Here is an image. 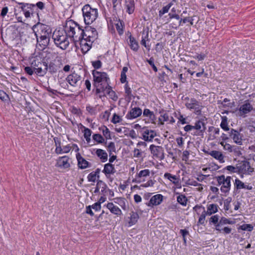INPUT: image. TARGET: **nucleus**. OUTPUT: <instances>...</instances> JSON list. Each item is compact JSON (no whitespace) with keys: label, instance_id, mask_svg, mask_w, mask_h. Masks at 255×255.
<instances>
[{"label":"nucleus","instance_id":"obj_1","mask_svg":"<svg viewBox=\"0 0 255 255\" xmlns=\"http://www.w3.org/2000/svg\"><path fill=\"white\" fill-rule=\"evenodd\" d=\"M218 215L212 216L209 219V222L210 225H213L215 227V230L219 233L224 235L229 234L231 233L232 229L229 227H224L227 224H233V222L229 219L224 217L219 219Z\"/></svg>","mask_w":255,"mask_h":255},{"label":"nucleus","instance_id":"obj_2","mask_svg":"<svg viewBox=\"0 0 255 255\" xmlns=\"http://www.w3.org/2000/svg\"><path fill=\"white\" fill-rule=\"evenodd\" d=\"M94 86L97 87L96 93H100L104 88L107 87L110 85V79L108 74L105 72H100L96 70L92 71Z\"/></svg>","mask_w":255,"mask_h":255},{"label":"nucleus","instance_id":"obj_3","mask_svg":"<svg viewBox=\"0 0 255 255\" xmlns=\"http://www.w3.org/2000/svg\"><path fill=\"white\" fill-rule=\"evenodd\" d=\"M82 26L73 20L67 21L63 30L65 31L69 39L78 41L81 31Z\"/></svg>","mask_w":255,"mask_h":255},{"label":"nucleus","instance_id":"obj_4","mask_svg":"<svg viewBox=\"0 0 255 255\" xmlns=\"http://www.w3.org/2000/svg\"><path fill=\"white\" fill-rule=\"evenodd\" d=\"M82 12L84 22L87 25L93 23L99 15L98 8L92 7L89 4H86L82 7Z\"/></svg>","mask_w":255,"mask_h":255},{"label":"nucleus","instance_id":"obj_5","mask_svg":"<svg viewBox=\"0 0 255 255\" xmlns=\"http://www.w3.org/2000/svg\"><path fill=\"white\" fill-rule=\"evenodd\" d=\"M52 39L55 44L62 50L66 49L69 45V38L62 29H55L53 33Z\"/></svg>","mask_w":255,"mask_h":255},{"label":"nucleus","instance_id":"obj_6","mask_svg":"<svg viewBox=\"0 0 255 255\" xmlns=\"http://www.w3.org/2000/svg\"><path fill=\"white\" fill-rule=\"evenodd\" d=\"M150 171L148 169H145L140 170L137 172L135 175V178L133 180V182L136 183H140L144 182L147 180V182L141 185L143 187H152L154 184V182L152 179L147 180L149 177Z\"/></svg>","mask_w":255,"mask_h":255},{"label":"nucleus","instance_id":"obj_7","mask_svg":"<svg viewBox=\"0 0 255 255\" xmlns=\"http://www.w3.org/2000/svg\"><path fill=\"white\" fill-rule=\"evenodd\" d=\"M185 105L187 109L193 111L194 114L197 116L202 115V110L203 107L201 103L197 101L195 98H190L188 97L185 98Z\"/></svg>","mask_w":255,"mask_h":255},{"label":"nucleus","instance_id":"obj_8","mask_svg":"<svg viewBox=\"0 0 255 255\" xmlns=\"http://www.w3.org/2000/svg\"><path fill=\"white\" fill-rule=\"evenodd\" d=\"M107 21L109 26H111L112 27V30L115 32L114 28V25L115 26L116 30L119 35H122L125 31V22L119 18L118 17L114 16L111 17L107 18Z\"/></svg>","mask_w":255,"mask_h":255},{"label":"nucleus","instance_id":"obj_9","mask_svg":"<svg viewBox=\"0 0 255 255\" xmlns=\"http://www.w3.org/2000/svg\"><path fill=\"white\" fill-rule=\"evenodd\" d=\"M98 37V33L95 28L88 25L83 28L82 26L79 38L83 37L95 41Z\"/></svg>","mask_w":255,"mask_h":255},{"label":"nucleus","instance_id":"obj_10","mask_svg":"<svg viewBox=\"0 0 255 255\" xmlns=\"http://www.w3.org/2000/svg\"><path fill=\"white\" fill-rule=\"evenodd\" d=\"M32 29L36 37H39L40 35L43 36H51V31L48 26L41 23L37 22L34 24Z\"/></svg>","mask_w":255,"mask_h":255},{"label":"nucleus","instance_id":"obj_11","mask_svg":"<svg viewBox=\"0 0 255 255\" xmlns=\"http://www.w3.org/2000/svg\"><path fill=\"white\" fill-rule=\"evenodd\" d=\"M149 149L154 159L161 161L165 158L164 149L163 146L152 144L150 145Z\"/></svg>","mask_w":255,"mask_h":255},{"label":"nucleus","instance_id":"obj_12","mask_svg":"<svg viewBox=\"0 0 255 255\" xmlns=\"http://www.w3.org/2000/svg\"><path fill=\"white\" fill-rule=\"evenodd\" d=\"M238 174L243 178L244 175H251L254 172V168L251 166L247 160H243L238 163Z\"/></svg>","mask_w":255,"mask_h":255},{"label":"nucleus","instance_id":"obj_13","mask_svg":"<svg viewBox=\"0 0 255 255\" xmlns=\"http://www.w3.org/2000/svg\"><path fill=\"white\" fill-rule=\"evenodd\" d=\"M217 181L219 185L221 186V191L224 193H228L231 187V176L225 177L224 175H222L216 177Z\"/></svg>","mask_w":255,"mask_h":255},{"label":"nucleus","instance_id":"obj_14","mask_svg":"<svg viewBox=\"0 0 255 255\" xmlns=\"http://www.w3.org/2000/svg\"><path fill=\"white\" fill-rule=\"evenodd\" d=\"M193 126V129L195 130L193 135L196 136H202L205 132L206 127L205 123L203 119H199L196 121L194 125Z\"/></svg>","mask_w":255,"mask_h":255},{"label":"nucleus","instance_id":"obj_15","mask_svg":"<svg viewBox=\"0 0 255 255\" xmlns=\"http://www.w3.org/2000/svg\"><path fill=\"white\" fill-rule=\"evenodd\" d=\"M66 81L71 87H76L81 83L82 77L74 71L67 76Z\"/></svg>","mask_w":255,"mask_h":255},{"label":"nucleus","instance_id":"obj_16","mask_svg":"<svg viewBox=\"0 0 255 255\" xmlns=\"http://www.w3.org/2000/svg\"><path fill=\"white\" fill-rule=\"evenodd\" d=\"M78 41L79 42L81 50L83 54L86 53L91 49L94 42L83 37L78 38Z\"/></svg>","mask_w":255,"mask_h":255},{"label":"nucleus","instance_id":"obj_17","mask_svg":"<svg viewBox=\"0 0 255 255\" xmlns=\"http://www.w3.org/2000/svg\"><path fill=\"white\" fill-rule=\"evenodd\" d=\"M253 110V107L249 100H246L239 109L238 115L240 117L245 118L247 115Z\"/></svg>","mask_w":255,"mask_h":255},{"label":"nucleus","instance_id":"obj_18","mask_svg":"<svg viewBox=\"0 0 255 255\" xmlns=\"http://www.w3.org/2000/svg\"><path fill=\"white\" fill-rule=\"evenodd\" d=\"M116 172L114 165L110 163L105 164L102 170V172L105 174L107 179L111 182L114 180L111 175L114 174Z\"/></svg>","mask_w":255,"mask_h":255},{"label":"nucleus","instance_id":"obj_19","mask_svg":"<svg viewBox=\"0 0 255 255\" xmlns=\"http://www.w3.org/2000/svg\"><path fill=\"white\" fill-rule=\"evenodd\" d=\"M18 4L21 5L20 8L24 16L27 18L30 17V15L32 14V11L34 7H35V5L34 4L24 2H18Z\"/></svg>","mask_w":255,"mask_h":255},{"label":"nucleus","instance_id":"obj_20","mask_svg":"<svg viewBox=\"0 0 255 255\" xmlns=\"http://www.w3.org/2000/svg\"><path fill=\"white\" fill-rule=\"evenodd\" d=\"M163 200V196L160 194H157L152 196L149 201L146 203V205L150 208L159 205Z\"/></svg>","mask_w":255,"mask_h":255},{"label":"nucleus","instance_id":"obj_21","mask_svg":"<svg viewBox=\"0 0 255 255\" xmlns=\"http://www.w3.org/2000/svg\"><path fill=\"white\" fill-rule=\"evenodd\" d=\"M70 158L67 155L59 157L56 160V166L60 168L67 169L70 167Z\"/></svg>","mask_w":255,"mask_h":255},{"label":"nucleus","instance_id":"obj_22","mask_svg":"<svg viewBox=\"0 0 255 255\" xmlns=\"http://www.w3.org/2000/svg\"><path fill=\"white\" fill-rule=\"evenodd\" d=\"M142 139L145 141H152L154 138L157 135L155 130L143 128L141 131Z\"/></svg>","mask_w":255,"mask_h":255},{"label":"nucleus","instance_id":"obj_23","mask_svg":"<svg viewBox=\"0 0 255 255\" xmlns=\"http://www.w3.org/2000/svg\"><path fill=\"white\" fill-rule=\"evenodd\" d=\"M230 136L234 142L238 145L243 144V135L239 131L232 128L230 132Z\"/></svg>","mask_w":255,"mask_h":255},{"label":"nucleus","instance_id":"obj_24","mask_svg":"<svg viewBox=\"0 0 255 255\" xmlns=\"http://www.w3.org/2000/svg\"><path fill=\"white\" fill-rule=\"evenodd\" d=\"M142 113L141 109L139 107H134L131 108L127 113L126 118L128 120H131L140 117Z\"/></svg>","mask_w":255,"mask_h":255},{"label":"nucleus","instance_id":"obj_25","mask_svg":"<svg viewBox=\"0 0 255 255\" xmlns=\"http://www.w3.org/2000/svg\"><path fill=\"white\" fill-rule=\"evenodd\" d=\"M113 215L120 217L123 214L122 210L113 202H108L104 205Z\"/></svg>","mask_w":255,"mask_h":255},{"label":"nucleus","instance_id":"obj_26","mask_svg":"<svg viewBox=\"0 0 255 255\" xmlns=\"http://www.w3.org/2000/svg\"><path fill=\"white\" fill-rule=\"evenodd\" d=\"M98 185L101 189V193L103 195H107L109 194L111 196H114V193L113 191L109 189L106 183L103 180H98Z\"/></svg>","mask_w":255,"mask_h":255},{"label":"nucleus","instance_id":"obj_27","mask_svg":"<svg viewBox=\"0 0 255 255\" xmlns=\"http://www.w3.org/2000/svg\"><path fill=\"white\" fill-rule=\"evenodd\" d=\"M37 45L42 50L45 49L49 45L50 36H43L40 35L39 37H36Z\"/></svg>","mask_w":255,"mask_h":255},{"label":"nucleus","instance_id":"obj_28","mask_svg":"<svg viewBox=\"0 0 255 255\" xmlns=\"http://www.w3.org/2000/svg\"><path fill=\"white\" fill-rule=\"evenodd\" d=\"M206 153L218 160L220 163H223L225 161V156L221 151L213 150L206 152Z\"/></svg>","mask_w":255,"mask_h":255},{"label":"nucleus","instance_id":"obj_29","mask_svg":"<svg viewBox=\"0 0 255 255\" xmlns=\"http://www.w3.org/2000/svg\"><path fill=\"white\" fill-rule=\"evenodd\" d=\"M77 165L80 169H84L90 166L91 163L82 156L80 153L76 154Z\"/></svg>","mask_w":255,"mask_h":255},{"label":"nucleus","instance_id":"obj_30","mask_svg":"<svg viewBox=\"0 0 255 255\" xmlns=\"http://www.w3.org/2000/svg\"><path fill=\"white\" fill-rule=\"evenodd\" d=\"M163 177L165 179H168L176 187L180 186V179L179 176L173 175L170 173H165Z\"/></svg>","mask_w":255,"mask_h":255},{"label":"nucleus","instance_id":"obj_31","mask_svg":"<svg viewBox=\"0 0 255 255\" xmlns=\"http://www.w3.org/2000/svg\"><path fill=\"white\" fill-rule=\"evenodd\" d=\"M124 6L126 12L128 14H131L134 12L135 9L134 0H125Z\"/></svg>","mask_w":255,"mask_h":255},{"label":"nucleus","instance_id":"obj_32","mask_svg":"<svg viewBox=\"0 0 255 255\" xmlns=\"http://www.w3.org/2000/svg\"><path fill=\"white\" fill-rule=\"evenodd\" d=\"M100 172L101 169L98 168L95 171L90 173L87 176L88 181L93 183L97 182V180H99Z\"/></svg>","mask_w":255,"mask_h":255},{"label":"nucleus","instance_id":"obj_33","mask_svg":"<svg viewBox=\"0 0 255 255\" xmlns=\"http://www.w3.org/2000/svg\"><path fill=\"white\" fill-rule=\"evenodd\" d=\"M116 201H114L115 203L118 204L122 209L126 211L128 208V205L127 200L124 197H119L115 199Z\"/></svg>","mask_w":255,"mask_h":255},{"label":"nucleus","instance_id":"obj_34","mask_svg":"<svg viewBox=\"0 0 255 255\" xmlns=\"http://www.w3.org/2000/svg\"><path fill=\"white\" fill-rule=\"evenodd\" d=\"M102 92H105L109 96V98L114 101H116L118 99L116 92L113 90L112 88L110 85H109L107 87H106L104 88Z\"/></svg>","mask_w":255,"mask_h":255},{"label":"nucleus","instance_id":"obj_35","mask_svg":"<svg viewBox=\"0 0 255 255\" xmlns=\"http://www.w3.org/2000/svg\"><path fill=\"white\" fill-rule=\"evenodd\" d=\"M128 45L130 48L134 52H137L139 48L138 42L135 40L134 37L130 35L129 36Z\"/></svg>","mask_w":255,"mask_h":255},{"label":"nucleus","instance_id":"obj_36","mask_svg":"<svg viewBox=\"0 0 255 255\" xmlns=\"http://www.w3.org/2000/svg\"><path fill=\"white\" fill-rule=\"evenodd\" d=\"M98 105L94 106L89 104H87L86 106V111L87 113V114L92 116H96L99 112V111L98 110Z\"/></svg>","mask_w":255,"mask_h":255},{"label":"nucleus","instance_id":"obj_37","mask_svg":"<svg viewBox=\"0 0 255 255\" xmlns=\"http://www.w3.org/2000/svg\"><path fill=\"white\" fill-rule=\"evenodd\" d=\"M95 153L96 155L101 159L102 162H105L107 161L108 154L104 150L99 148L97 149Z\"/></svg>","mask_w":255,"mask_h":255},{"label":"nucleus","instance_id":"obj_38","mask_svg":"<svg viewBox=\"0 0 255 255\" xmlns=\"http://www.w3.org/2000/svg\"><path fill=\"white\" fill-rule=\"evenodd\" d=\"M143 116L148 118L149 121L152 123H154L156 120V117L153 112L150 111L148 109H144L143 112Z\"/></svg>","mask_w":255,"mask_h":255},{"label":"nucleus","instance_id":"obj_39","mask_svg":"<svg viewBox=\"0 0 255 255\" xmlns=\"http://www.w3.org/2000/svg\"><path fill=\"white\" fill-rule=\"evenodd\" d=\"M139 219L138 214L135 212H131L130 213V217H129V221L128 222V225L129 227L135 225Z\"/></svg>","mask_w":255,"mask_h":255},{"label":"nucleus","instance_id":"obj_40","mask_svg":"<svg viewBox=\"0 0 255 255\" xmlns=\"http://www.w3.org/2000/svg\"><path fill=\"white\" fill-rule=\"evenodd\" d=\"M218 206L215 204H210L207 205V210L208 216H210L218 211Z\"/></svg>","mask_w":255,"mask_h":255},{"label":"nucleus","instance_id":"obj_41","mask_svg":"<svg viewBox=\"0 0 255 255\" xmlns=\"http://www.w3.org/2000/svg\"><path fill=\"white\" fill-rule=\"evenodd\" d=\"M174 116L178 120L177 124L185 125L187 123L186 118L184 117L183 115L181 113L180 111L175 112L174 113Z\"/></svg>","mask_w":255,"mask_h":255},{"label":"nucleus","instance_id":"obj_42","mask_svg":"<svg viewBox=\"0 0 255 255\" xmlns=\"http://www.w3.org/2000/svg\"><path fill=\"white\" fill-rule=\"evenodd\" d=\"M53 140L55 146V152L56 154L59 155V153L61 151V150L63 147L62 146L61 138L58 137H54L53 138Z\"/></svg>","mask_w":255,"mask_h":255},{"label":"nucleus","instance_id":"obj_43","mask_svg":"<svg viewBox=\"0 0 255 255\" xmlns=\"http://www.w3.org/2000/svg\"><path fill=\"white\" fill-rule=\"evenodd\" d=\"M123 115H120L117 113H114L113 115L112 118L111 120V122L114 125L118 124H121L123 121Z\"/></svg>","mask_w":255,"mask_h":255},{"label":"nucleus","instance_id":"obj_44","mask_svg":"<svg viewBox=\"0 0 255 255\" xmlns=\"http://www.w3.org/2000/svg\"><path fill=\"white\" fill-rule=\"evenodd\" d=\"M124 89L126 94V98L130 100L133 97L132 95V90L130 88L128 82H127L124 86Z\"/></svg>","mask_w":255,"mask_h":255},{"label":"nucleus","instance_id":"obj_45","mask_svg":"<svg viewBox=\"0 0 255 255\" xmlns=\"http://www.w3.org/2000/svg\"><path fill=\"white\" fill-rule=\"evenodd\" d=\"M84 127V130H83V133H84V137L85 139H86V141L88 143H90L91 142V136L92 134V130L89 129L88 128H86L85 127Z\"/></svg>","mask_w":255,"mask_h":255},{"label":"nucleus","instance_id":"obj_46","mask_svg":"<svg viewBox=\"0 0 255 255\" xmlns=\"http://www.w3.org/2000/svg\"><path fill=\"white\" fill-rule=\"evenodd\" d=\"M221 120L222 121L220 124L221 128L225 131L229 130L227 117L226 116L221 117Z\"/></svg>","mask_w":255,"mask_h":255},{"label":"nucleus","instance_id":"obj_47","mask_svg":"<svg viewBox=\"0 0 255 255\" xmlns=\"http://www.w3.org/2000/svg\"><path fill=\"white\" fill-rule=\"evenodd\" d=\"M128 71V68L127 67H124L122 69L121 73L120 82L121 83H126L128 82L127 81V75L126 73Z\"/></svg>","mask_w":255,"mask_h":255},{"label":"nucleus","instance_id":"obj_48","mask_svg":"<svg viewBox=\"0 0 255 255\" xmlns=\"http://www.w3.org/2000/svg\"><path fill=\"white\" fill-rule=\"evenodd\" d=\"M133 156L134 157L140 158L143 157V155L144 154V151L141 149V148H135L134 149L133 151Z\"/></svg>","mask_w":255,"mask_h":255},{"label":"nucleus","instance_id":"obj_49","mask_svg":"<svg viewBox=\"0 0 255 255\" xmlns=\"http://www.w3.org/2000/svg\"><path fill=\"white\" fill-rule=\"evenodd\" d=\"M177 201L178 203L182 206H186L188 201V199L186 196L184 194H180L177 197Z\"/></svg>","mask_w":255,"mask_h":255},{"label":"nucleus","instance_id":"obj_50","mask_svg":"<svg viewBox=\"0 0 255 255\" xmlns=\"http://www.w3.org/2000/svg\"><path fill=\"white\" fill-rule=\"evenodd\" d=\"M47 69V67L44 69H43L41 66H39L37 67H35L34 71L37 75L39 76H43L46 74Z\"/></svg>","mask_w":255,"mask_h":255},{"label":"nucleus","instance_id":"obj_51","mask_svg":"<svg viewBox=\"0 0 255 255\" xmlns=\"http://www.w3.org/2000/svg\"><path fill=\"white\" fill-rule=\"evenodd\" d=\"M172 5V2H170L167 5L163 6V8L159 11V17H161L163 14L168 12Z\"/></svg>","mask_w":255,"mask_h":255},{"label":"nucleus","instance_id":"obj_52","mask_svg":"<svg viewBox=\"0 0 255 255\" xmlns=\"http://www.w3.org/2000/svg\"><path fill=\"white\" fill-rule=\"evenodd\" d=\"M234 187L237 190L244 189L245 188V184L239 179L236 178L234 182Z\"/></svg>","mask_w":255,"mask_h":255},{"label":"nucleus","instance_id":"obj_53","mask_svg":"<svg viewBox=\"0 0 255 255\" xmlns=\"http://www.w3.org/2000/svg\"><path fill=\"white\" fill-rule=\"evenodd\" d=\"M93 139L97 143H102L105 141L103 136L99 133H95L93 135Z\"/></svg>","mask_w":255,"mask_h":255},{"label":"nucleus","instance_id":"obj_54","mask_svg":"<svg viewBox=\"0 0 255 255\" xmlns=\"http://www.w3.org/2000/svg\"><path fill=\"white\" fill-rule=\"evenodd\" d=\"M59 68V67L54 62H51L49 64V70L51 73H56Z\"/></svg>","mask_w":255,"mask_h":255},{"label":"nucleus","instance_id":"obj_55","mask_svg":"<svg viewBox=\"0 0 255 255\" xmlns=\"http://www.w3.org/2000/svg\"><path fill=\"white\" fill-rule=\"evenodd\" d=\"M61 151H60L59 154H62L64 153H68L72 150L71 143L68 144L66 145L63 146Z\"/></svg>","mask_w":255,"mask_h":255},{"label":"nucleus","instance_id":"obj_56","mask_svg":"<svg viewBox=\"0 0 255 255\" xmlns=\"http://www.w3.org/2000/svg\"><path fill=\"white\" fill-rule=\"evenodd\" d=\"M233 148L232 149V152H233L235 156L239 157L242 154L241 147L236 145H233Z\"/></svg>","mask_w":255,"mask_h":255},{"label":"nucleus","instance_id":"obj_57","mask_svg":"<svg viewBox=\"0 0 255 255\" xmlns=\"http://www.w3.org/2000/svg\"><path fill=\"white\" fill-rule=\"evenodd\" d=\"M102 128V132L103 134V135L107 138V139H111V133L109 129L105 126H104Z\"/></svg>","mask_w":255,"mask_h":255},{"label":"nucleus","instance_id":"obj_58","mask_svg":"<svg viewBox=\"0 0 255 255\" xmlns=\"http://www.w3.org/2000/svg\"><path fill=\"white\" fill-rule=\"evenodd\" d=\"M239 229L243 231H248L249 232H251L253 230L254 227L251 224H244L240 226Z\"/></svg>","mask_w":255,"mask_h":255},{"label":"nucleus","instance_id":"obj_59","mask_svg":"<svg viewBox=\"0 0 255 255\" xmlns=\"http://www.w3.org/2000/svg\"><path fill=\"white\" fill-rule=\"evenodd\" d=\"M225 169L229 171L231 173H237L238 174V163L235 166L232 165H228L225 168Z\"/></svg>","mask_w":255,"mask_h":255},{"label":"nucleus","instance_id":"obj_60","mask_svg":"<svg viewBox=\"0 0 255 255\" xmlns=\"http://www.w3.org/2000/svg\"><path fill=\"white\" fill-rule=\"evenodd\" d=\"M201 208H202L203 209V211L202 212V214L200 215V216L199 217V218L201 219H203L205 220L206 216H208V215L207 214V213L206 212L205 208L202 206H199V205H196L193 208L194 210H196L197 209H201Z\"/></svg>","mask_w":255,"mask_h":255},{"label":"nucleus","instance_id":"obj_61","mask_svg":"<svg viewBox=\"0 0 255 255\" xmlns=\"http://www.w3.org/2000/svg\"><path fill=\"white\" fill-rule=\"evenodd\" d=\"M107 150L109 154H112L113 152H116L115 144L114 142H110L107 146Z\"/></svg>","mask_w":255,"mask_h":255},{"label":"nucleus","instance_id":"obj_62","mask_svg":"<svg viewBox=\"0 0 255 255\" xmlns=\"http://www.w3.org/2000/svg\"><path fill=\"white\" fill-rule=\"evenodd\" d=\"M31 65L33 66V68L35 69V67H37L39 66H45L47 67V65H45L44 63L41 61H39L38 60V58H35L32 61L31 63Z\"/></svg>","mask_w":255,"mask_h":255},{"label":"nucleus","instance_id":"obj_63","mask_svg":"<svg viewBox=\"0 0 255 255\" xmlns=\"http://www.w3.org/2000/svg\"><path fill=\"white\" fill-rule=\"evenodd\" d=\"M91 63L92 65L95 68V70L99 69L102 67V63L100 60L93 61Z\"/></svg>","mask_w":255,"mask_h":255},{"label":"nucleus","instance_id":"obj_64","mask_svg":"<svg viewBox=\"0 0 255 255\" xmlns=\"http://www.w3.org/2000/svg\"><path fill=\"white\" fill-rule=\"evenodd\" d=\"M160 117L159 119V120L161 121V124L163 125L164 122H168L169 120L170 116L168 115L167 113H164L160 116Z\"/></svg>","mask_w":255,"mask_h":255}]
</instances>
